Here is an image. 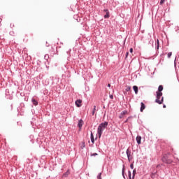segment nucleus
Masks as SVG:
<instances>
[{
  "instance_id": "1",
  "label": "nucleus",
  "mask_w": 179,
  "mask_h": 179,
  "mask_svg": "<svg viewBox=\"0 0 179 179\" xmlns=\"http://www.w3.org/2000/svg\"><path fill=\"white\" fill-rule=\"evenodd\" d=\"M108 127V122H104L101 123L97 128V134L99 136V138H101V135H103V132L106 128Z\"/></svg>"
},
{
  "instance_id": "2",
  "label": "nucleus",
  "mask_w": 179,
  "mask_h": 179,
  "mask_svg": "<svg viewBox=\"0 0 179 179\" xmlns=\"http://www.w3.org/2000/svg\"><path fill=\"white\" fill-rule=\"evenodd\" d=\"M156 94L157 95H156L155 103H157V104H163V101H164V97L163 96L162 97V96H163V92H156Z\"/></svg>"
},
{
  "instance_id": "3",
  "label": "nucleus",
  "mask_w": 179,
  "mask_h": 179,
  "mask_svg": "<svg viewBox=\"0 0 179 179\" xmlns=\"http://www.w3.org/2000/svg\"><path fill=\"white\" fill-rule=\"evenodd\" d=\"M126 155L127 156L128 162H131L134 159V152H132L129 148H127Z\"/></svg>"
},
{
  "instance_id": "4",
  "label": "nucleus",
  "mask_w": 179,
  "mask_h": 179,
  "mask_svg": "<svg viewBox=\"0 0 179 179\" xmlns=\"http://www.w3.org/2000/svg\"><path fill=\"white\" fill-rule=\"evenodd\" d=\"M78 127L79 129H82V127H83V120L82 119L78 120Z\"/></svg>"
},
{
  "instance_id": "5",
  "label": "nucleus",
  "mask_w": 179,
  "mask_h": 179,
  "mask_svg": "<svg viewBox=\"0 0 179 179\" xmlns=\"http://www.w3.org/2000/svg\"><path fill=\"white\" fill-rule=\"evenodd\" d=\"M136 142L138 143V145H141V141H142V136H137L136 138Z\"/></svg>"
},
{
  "instance_id": "6",
  "label": "nucleus",
  "mask_w": 179,
  "mask_h": 179,
  "mask_svg": "<svg viewBox=\"0 0 179 179\" xmlns=\"http://www.w3.org/2000/svg\"><path fill=\"white\" fill-rule=\"evenodd\" d=\"M122 176L124 179H125V165H122Z\"/></svg>"
},
{
  "instance_id": "7",
  "label": "nucleus",
  "mask_w": 179,
  "mask_h": 179,
  "mask_svg": "<svg viewBox=\"0 0 179 179\" xmlns=\"http://www.w3.org/2000/svg\"><path fill=\"white\" fill-rule=\"evenodd\" d=\"M146 108V106H145V103H143V102L141 103V108L140 110L142 113L143 111V110H145Z\"/></svg>"
},
{
  "instance_id": "8",
  "label": "nucleus",
  "mask_w": 179,
  "mask_h": 179,
  "mask_svg": "<svg viewBox=\"0 0 179 179\" xmlns=\"http://www.w3.org/2000/svg\"><path fill=\"white\" fill-rule=\"evenodd\" d=\"M82 100L80 99H78L76 101V106H77L78 107H80L82 105Z\"/></svg>"
},
{
  "instance_id": "9",
  "label": "nucleus",
  "mask_w": 179,
  "mask_h": 179,
  "mask_svg": "<svg viewBox=\"0 0 179 179\" xmlns=\"http://www.w3.org/2000/svg\"><path fill=\"white\" fill-rule=\"evenodd\" d=\"M162 92H163V85H159L158 87V91L156 93H162Z\"/></svg>"
},
{
  "instance_id": "10",
  "label": "nucleus",
  "mask_w": 179,
  "mask_h": 179,
  "mask_svg": "<svg viewBox=\"0 0 179 179\" xmlns=\"http://www.w3.org/2000/svg\"><path fill=\"white\" fill-rule=\"evenodd\" d=\"M133 90L134 91L135 94H138V86L136 85L133 86Z\"/></svg>"
},
{
  "instance_id": "11",
  "label": "nucleus",
  "mask_w": 179,
  "mask_h": 179,
  "mask_svg": "<svg viewBox=\"0 0 179 179\" xmlns=\"http://www.w3.org/2000/svg\"><path fill=\"white\" fill-rule=\"evenodd\" d=\"M90 138H91V142L92 143H94V136H93V132L91 131V134H90Z\"/></svg>"
},
{
  "instance_id": "12",
  "label": "nucleus",
  "mask_w": 179,
  "mask_h": 179,
  "mask_svg": "<svg viewBox=\"0 0 179 179\" xmlns=\"http://www.w3.org/2000/svg\"><path fill=\"white\" fill-rule=\"evenodd\" d=\"M31 101L34 106H38V102L35 99H32Z\"/></svg>"
},
{
  "instance_id": "13",
  "label": "nucleus",
  "mask_w": 179,
  "mask_h": 179,
  "mask_svg": "<svg viewBox=\"0 0 179 179\" xmlns=\"http://www.w3.org/2000/svg\"><path fill=\"white\" fill-rule=\"evenodd\" d=\"M136 174V169H134L132 173V179H135Z\"/></svg>"
},
{
  "instance_id": "14",
  "label": "nucleus",
  "mask_w": 179,
  "mask_h": 179,
  "mask_svg": "<svg viewBox=\"0 0 179 179\" xmlns=\"http://www.w3.org/2000/svg\"><path fill=\"white\" fill-rule=\"evenodd\" d=\"M103 17L104 19H108V17H110V13H106Z\"/></svg>"
},
{
  "instance_id": "15",
  "label": "nucleus",
  "mask_w": 179,
  "mask_h": 179,
  "mask_svg": "<svg viewBox=\"0 0 179 179\" xmlns=\"http://www.w3.org/2000/svg\"><path fill=\"white\" fill-rule=\"evenodd\" d=\"M44 59H45V61H48V59H50V55H45Z\"/></svg>"
},
{
  "instance_id": "16",
  "label": "nucleus",
  "mask_w": 179,
  "mask_h": 179,
  "mask_svg": "<svg viewBox=\"0 0 179 179\" xmlns=\"http://www.w3.org/2000/svg\"><path fill=\"white\" fill-rule=\"evenodd\" d=\"M95 113H96V106H94V108L92 111V115H94Z\"/></svg>"
},
{
  "instance_id": "17",
  "label": "nucleus",
  "mask_w": 179,
  "mask_h": 179,
  "mask_svg": "<svg viewBox=\"0 0 179 179\" xmlns=\"http://www.w3.org/2000/svg\"><path fill=\"white\" fill-rule=\"evenodd\" d=\"M86 146V144L85 143V141L82 142V144H81V149H85Z\"/></svg>"
},
{
  "instance_id": "18",
  "label": "nucleus",
  "mask_w": 179,
  "mask_h": 179,
  "mask_svg": "<svg viewBox=\"0 0 179 179\" xmlns=\"http://www.w3.org/2000/svg\"><path fill=\"white\" fill-rule=\"evenodd\" d=\"M128 177H129V179H132L131 171H128Z\"/></svg>"
},
{
  "instance_id": "19",
  "label": "nucleus",
  "mask_w": 179,
  "mask_h": 179,
  "mask_svg": "<svg viewBox=\"0 0 179 179\" xmlns=\"http://www.w3.org/2000/svg\"><path fill=\"white\" fill-rule=\"evenodd\" d=\"M156 45V50H159V39H157V43L155 44Z\"/></svg>"
},
{
  "instance_id": "20",
  "label": "nucleus",
  "mask_w": 179,
  "mask_h": 179,
  "mask_svg": "<svg viewBox=\"0 0 179 179\" xmlns=\"http://www.w3.org/2000/svg\"><path fill=\"white\" fill-rule=\"evenodd\" d=\"M69 176V171H67L64 175V177H68Z\"/></svg>"
},
{
  "instance_id": "21",
  "label": "nucleus",
  "mask_w": 179,
  "mask_h": 179,
  "mask_svg": "<svg viewBox=\"0 0 179 179\" xmlns=\"http://www.w3.org/2000/svg\"><path fill=\"white\" fill-rule=\"evenodd\" d=\"M171 55H173V52H169L167 54L168 58H171Z\"/></svg>"
},
{
  "instance_id": "22",
  "label": "nucleus",
  "mask_w": 179,
  "mask_h": 179,
  "mask_svg": "<svg viewBox=\"0 0 179 179\" xmlns=\"http://www.w3.org/2000/svg\"><path fill=\"white\" fill-rule=\"evenodd\" d=\"M90 156L92 157H93V156L94 157H96V156H99V154H97V153H91V155H90Z\"/></svg>"
},
{
  "instance_id": "23",
  "label": "nucleus",
  "mask_w": 179,
  "mask_h": 179,
  "mask_svg": "<svg viewBox=\"0 0 179 179\" xmlns=\"http://www.w3.org/2000/svg\"><path fill=\"white\" fill-rule=\"evenodd\" d=\"M128 111L124 110L121 113V115H125V114H127Z\"/></svg>"
},
{
  "instance_id": "24",
  "label": "nucleus",
  "mask_w": 179,
  "mask_h": 179,
  "mask_svg": "<svg viewBox=\"0 0 179 179\" xmlns=\"http://www.w3.org/2000/svg\"><path fill=\"white\" fill-rule=\"evenodd\" d=\"M96 178H97V179H102V178H101V173H99L98 174V176H96Z\"/></svg>"
},
{
  "instance_id": "25",
  "label": "nucleus",
  "mask_w": 179,
  "mask_h": 179,
  "mask_svg": "<svg viewBox=\"0 0 179 179\" xmlns=\"http://www.w3.org/2000/svg\"><path fill=\"white\" fill-rule=\"evenodd\" d=\"M166 2V0H160L159 4L163 5Z\"/></svg>"
},
{
  "instance_id": "26",
  "label": "nucleus",
  "mask_w": 179,
  "mask_h": 179,
  "mask_svg": "<svg viewBox=\"0 0 179 179\" xmlns=\"http://www.w3.org/2000/svg\"><path fill=\"white\" fill-rule=\"evenodd\" d=\"M130 169H131V170H134V162H132V163L130 164Z\"/></svg>"
},
{
  "instance_id": "27",
  "label": "nucleus",
  "mask_w": 179,
  "mask_h": 179,
  "mask_svg": "<svg viewBox=\"0 0 179 179\" xmlns=\"http://www.w3.org/2000/svg\"><path fill=\"white\" fill-rule=\"evenodd\" d=\"M131 90V87H127V88H126V92H129Z\"/></svg>"
},
{
  "instance_id": "28",
  "label": "nucleus",
  "mask_w": 179,
  "mask_h": 179,
  "mask_svg": "<svg viewBox=\"0 0 179 179\" xmlns=\"http://www.w3.org/2000/svg\"><path fill=\"white\" fill-rule=\"evenodd\" d=\"M109 98L111 99V100H113V99H114V96L113 94H110Z\"/></svg>"
},
{
  "instance_id": "29",
  "label": "nucleus",
  "mask_w": 179,
  "mask_h": 179,
  "mask_svg": "<svg viewBox=\"0 0 179 179\" xmlns=\"http://www.w3.org/2000/svg\"><path fill=\"white\" fill-rule=\"evenodd\" d=\"M103 12H106V13H110V11L108 10V9H104V10H103Z\"/></svg>"
},
{
  "instance_id": "30",
  "label": "nucleus",
  "mask_w": 179,
  "mask_h": 179,
  "mask_svg": "<svg viewBox=\"0 0 179 179\" xmlns=\"http://www.w3.org/2000/svg\"><path fill=\"white\" fill-rule=\"evenodd\" d=\"M129 51H130L131 53H133L134 52V49L133 48H130Z\"/></svg>"
},
{
  "instance_id": "31",
  "label": "nucleus",
  "mask_w": 179,
  "mask_h": 179,
  "mask_svg": "<svg viewBox=\"0 0 179 179\" xmlns=\"http://www.w3.org/2000/svg\"><path fill=\"white\" fill-rule=\"evenodd\" d=\"M123 117H124V115H120L119 116V118L121 120L122 118H123Z\"/></svg>"
},
{
  "instance_id": "32",
  "label": "nucleus",
  "mask_w": 179,
  "mask_h": 179,
  "mask_svg": "<svg viewBox=\"0 0 179 179\" xmlns=\"http://www.w3.org/2000/svg\"><path fill=\"white\" fill-rule=\"evenodd\" d=\"M129 55V52H126V58H127L128 57V55Z\"/></svg>"
},
{
  "instance_id": "33",
  "label": "nucleus",
  "mask_w": 179,
  "mask_h": 179,
  "mask_svg": "<svg viewBox=\"0 0 179 179\" xmlns=\"http://www.w3.org/2000/svg\"><path fill=\"white\" fill-rule=\"evenodd\" d=\"M108 87H111V84H108Z\"/></svg>"
},
{
  "instance_id": "34",
  "label": "nucleus",
  "mask_w": 179,
  "mask_h": 179,
  "mask_svg": "<svg viewBox=\"0 0 179 179\" xmlns=\"http://www.w3.org/2000/svg\"><path fill=\"white\" fill-rule=\"evenodd\" d=\"M1 22H2V19L0 18V26H1Z\"/></svg>"
},
{
  "instance_id": "35",
  "label": "nucleus",
  "mask_w": 179,
  "mask_h": 179,
  "mask_svg": "<svg viewBox=\"0 0 179 179\" xmlns=\"http://www.w3.org/2000/svg\"><path fill=\"white\" fill-rule=\"evenodd\" d=\"M31 143H34V141L31 140Z\"/></svg>"
},
{
  "instance_id": "36",
  "label": "nucleus",
  "mask_w": 179,
  "mask_h": 179,
  "mask_svg": "<svg viewBox=\"0 0 179 179\" xmlns=\"http://www.w3.org/2000/svg\"><path fill=\"white\" fill-rule=\"evenodd\" d=\"M163 108H166V105H163Z\"/></svg>"
},
{
  "instance_id": "37",
  "label": "nucleus",
  "mask_w": 179,
  "mask_h": 179,
  "mask_svg": "<svg viewBox=\"0 0 179 179\" xmlns=\"http://www.w3.org/2000/svg\"><path fill=\"white\" fill-rule=\"evenodd\" d=\"M124 122H128V119H127V120L124 121Z\"/></svg>"
},
{
  "instance_id": "38",
  "label": "nucleus",
  "mask_w": 179,
  "mask_h": 179,
  "mask_svg": "<svg viewBox=\"0 0 179 179\" xmlns=\"http://www.w3.org/2000/svg\"><path fill=\"white\" fill-rule=\"evenodd\" d=\"M49 45H46V47H48Z\"/></svg>"
}]
</instances>
